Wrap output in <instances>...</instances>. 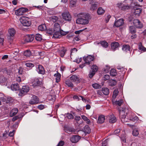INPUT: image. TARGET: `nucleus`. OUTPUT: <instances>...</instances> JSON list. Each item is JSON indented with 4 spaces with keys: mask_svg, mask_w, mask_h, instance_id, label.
Returning a JSON list of instances; mask_svg holds the SVG:
<instances>
[{
    "mask_svg": "<svg viewBox=\"0 0 146 146\" xmlns=\"http://www.w3.org/2000/svg\"><path fill=\"white\" fill-rule=\"evenodd\" d=\"M65 84L69 87L72 88L73 87V84L68 79L66 81Z\"/></svg>",
    "mask_w": 146,
    "mask_h": 146,
    "instance_id": "31",
    "label": "nucleus"
},
{
    "mask_svg": "<svg viewBox=\"0 0 146 146\" xmlns=\"http://www.w3.org/2000/svg\"><path fill=\"white\" fill-rule=\"evenodd\" d=\"M102 91L104 94L106 95H108L109 93V90L107 88H103Z\"/></svg>",
    "mask_w": 146,
    "mask_h": 146,
    "instance_id": "34",
    "label": "nucleus"
},
{
    "mask_svg": "<svg viewBox=\"0 0 146 146\" xmlns=\"http://www.w3.org/2000/svg\"><path fill=\"white\" fill-rule=\"evenodd\" d=\"M139 134L138 131L136 129H134L133 131V135L134 136H137Z\"/></svg>",
    "mask_w": 146,
    "mask_h": 146,
    "instance_id": "47",
    "label": "nucleus"
},
{
    "mask_svg": "<svg viewBox=\"0 0 146 146\" xmlns=\"http://www.w3.org/2000/svg\"><path fill=\"white\" fill-rule=\"evenodd\" d=\"M123 102L122 100H120L118 101H116L115 102H113V103L115 105H118L119 106H120L122 104Z\"/></svg>",
    "mask_w": 146,
    "mask_h": 146,
    "instance_id": "33",
    "label": "nucleus"
},
{
    "mask_svg": "<svg viewBox=\"0 0 146 146\" xmlns=\"http://www.w3.org/2000/svg\"><path fill=\"white\" fill-rule=\"evenodd\" d=\"M64 141H60L58 143L57 146H62L64 145Z\"/></svg>",
    "mask_w": 146,
    "mask_h": 146,
    "instance_id": "61",
    "label": "nucleus"
},
{
    "mask_svg": "<svg viewBox=\"0 0 146 146\" xmlns=\"http://www.w3.org/2000/svg\"><path fill=\"white\" fill-rule=\"evenodd\" d=\"M18 70V72L19 74H22L23 73V70L22 68H19Z\"/></svg>",
    "mask_w": 146,
    "mask_h": 146,
    "instance_id": "57",
    "label": "nucleus"
},
{
    "mask_svg": "<svg viewBox=\"0 0 146 146\" xmlns=\"http://www.w3.org/2000/svg\"><path fill=\"white\" fill-rule=\"evenodd\" d=\"M15 131V130H13L12 131H10L9 134L8 135L9 136H10V137H13L14 134V133Z\"/></svg>",
    "mask_w": 146,
    "mask_h": 146,
    "instance_id": "58",
    "label": "nucleus"
},
{
    "mask_svg": "<svg viewBox=\"0 0 146 146\" xmlns=\"http://www.w3.org/2000/svg\"><path fill=\"white\" fill-rule=\"evenodd\" d=\"M18 109L17 108H15L13 109L10 113V116L13 117L16 115L18 112Z\"/></svg>",
    "mask_w": 146,
    "mask_h": 146,
    "instance_id": "20",
    "label": "nucleus"
},
{
    "mask_svg": "<svg viewBox=\"0 0 146 146\" xmlns=\"http://www.w3.org/2000/svg\"><path fill=\"white\" fill-rule=\"evenodd\" d=\"M54 76L56 77L55 79L56 82H58L60 81V75L59 74H55Z\"/></svg>",
    "mask_w": 146,
    "mask_h": 146,
    "instance_id": "42",
    "label": "nucleus"
},
{
    "mask_svg": "<svg viewBox=\"0 0 146 146\" xmlns=\"http://www.w3.org/2000/svg\"><path fill=\"white\" fill-rule=\"evenodd\" d=\"M67 117L69 119H72L74 118L73 115L72 114L69 113L67 114Z\"/></svg>",
    "mask_w": 146,
    "mask_h": 146,
    "instance_id": "56",
    "label": "nucleus"
},
{
    "mask_svg": "<svg viewBox=\"0 0 146 146\" xmlns=\"http://www.w3.org/2000/svg\"><path fill=\"white\" fill-rule=\"evenodd\" d=\"M54 31H62L60 29V25L57 23L54 24Z\"/></svg>",
    "mask_w": 146,
    "mask_h": 146,
    "instance_id": "19",
    "label": "nucleus"
},
{
    "mask_svg": "<svg viewBox=\"0 0 146 146\" xmlns=\"http://www.w3.org/2000/svg\"><path fill=\"white\" fill-rule=\"evenodd\" d=\"M119 44L117 42H113L111 44V49L113 51H115L119 46Z\"/></svg>",
    "mask_w": 146,
    "mask_h": 146,
    "instance_id": "17",
    "label": "nucleus"
},
{
    "mask_svg": "<svg viewBox=\"0 0 146 146\" xmlns=\"http://www.w3.org/2000/svg\"><path fill=\"white\" fill-rule=\"evenodd\" d=\"M12 72V70L11 68L7 69L6 70L7 73L8 74L10 75Z\"/></svg>",
    "mask_w": 146,
    "mask_h": 146,
    "instance_id": "64",
    "label": "nucleus"
},
{
    "mask_svg": "<svg viewBox=\"0 0 146 146\" xmlns=\"http://www.w3.org/2000/svg\"><path fill=\"white\" fill-rule=\"evenodd\" d=\"M133 23L137 28H141L143 27V24L138 19H135L133 21Z\"/></svg>",
    "mask_w": 146,
    "mask_h": 146,
    "instance_id": "9",
    "label": "nucleus"
},
{
    "mask_svg": "<svg viewBox=\"0 0 146 146\" xmlns=\"http://www.w3.org/2000/svg\"><path fill=\"white\" fill-rule=\"evenodd\" d=\"M97 7L98 6L97 4H93L90 7V9L92 10H94L96 9Z\"/></svg>",
    "mask_w": 146,
    "mask_h": 146,
    "instance_id": "49",
    "label": "nucleus"
},
{
    "mask_svg": "<svg viewBox=\"0 0 146 146\" xmlns=\"http://www.w3.org/2000/svg\"><path fill=\"white\" fill-rule=\"evenodd\" d=\"M77 51V50L76 48H74L73 49H72L71 50V53L70 55L72 56V54L73 53H74L76 52Z\"/></svg>",
    "mask_w": 146,
    "mask_h": 146,
    "instance_id": "60",
    "label": "nucleus"
},
{
    "mask_svg": "<svg viewBox=\"0 0 146 146\" xmlns=\"http://www.w3.org/2000/svg\"><path fill=\"white\" fill-rule=\"evenodd\" d=\"M25 65L27 67H33L34 66V64L30 62H27L25 64Z\"/></svg>",
    "mask_w": 146,
    "mask_h": 146,
    "instance_id": "51",
    "label": "nucleus"
},
{
    "mask_svg": "<svg viewBox=\"0 0 146 146\" xmlns=\"http://www.w3.org/2000/svg\"><path fill=\"white\" fill-rule=\"evenodd\" d=\"M116 119L114 115H111L110 116L109 122L111 123H113L115 122Z\"/></svg>",
    "mask_w": 146,
    "mask_h": 146,
    "instance_id": "22",
    "label": "nucleus"
},
{
    "mask_svg": "<svg viewBox=\"0 0 146 146\" xmlns=\"http://www.w3.org/2000/svg\"><path fill=\"white\" fill-rule=\"evenodd\" d=\"M105 117L104 115H101L98 117V123H103L104 121Z\"/></svg>",
    "mask_w": 146,
    "mask_h": 146,
    "instance_id": "23",
    "label": "nucleus"
},
{
    "mask_svg": "<svg viewBox=\"0 0 146 146\" xmlns=\"http://www.w3.org/2000/svg\"><path fill=\"white\" fill-rule=\"evenodd\" d=\"M84 132L87 133L89 134L91 132V129L88 125H86L84 128Z\"/></svg>",
    "mask_w": 146,
    "mask_h": 146,
    "instance_id": "30",
    "label": "nucleus"
},
{
    "mask_svg": "<svg viewBox=\"0 0 146 146\" xmlns=\"http://www.w3.org/2000/svg\"><path fill=\"white\" fill-rule=\"evenodd\" d=\"M50 21L52 22H56L58 20V17L56 16H53L49 17Z\"/></svg>",
    "mask_w": 146,
    "mask_h": 146,
    "instance_id": "35",
    "label": "nucleus"
},
{
    "mask_svg": "<svg viewBox=\"0 0 146 146\" xmlns=\"http://www.w3.org/2000/svg\"><path fill=\"white\" fill-rule=\"evenodd\" d=\"M29 87L28 86H23L21 89L20 90V93L23 95H25L29 91Z\"/></svg>",
    "mask_w": 146,
    "mask_h": 146,
    "instance_id": "11",
    "label": "nucleus"
},
{
    "mask_svg": "<svg viewBox=\"0 0 146 146\" xmlns=\"http://www.w3.org/2000/svg\"><path fill=\"white\" fill-rule=\"evenodd\" d=\"M70 78L71 80L76 83H79L80 82V79L78 76L72 75L70 77Z\"/></svg>",
    "mask_w": 146,
    "mask_h": 146,
    "instance_id": "13",
    "label": "nucleus"
},
{
    "mask_svg": "<svg viewBox=\"0 0 146 146\" xmlns=\"http://www.w3.org/2000/svg\"><path fill=\"white\" fill-rule=\"evenodd\" d=\"M80 137L77 135H74L70 139V141L73 143H76L78 142L80 139Z\"/></svg>",
    "mask_w": 146,
    "mask_h": 146,
    "instance_id": "14",
    "label": "nucleus"
},
{
    "mask_svg": "<svg viewBox=\"0 0 146 146\" xmlns=\"http://www.w3.org/2000/svg\"><path fill=\"white\" fill-rule=\"evenodd\" d=\"M24 55L27 57H29L31 56V52L30 51L27 50L24 52Z\"/></svg>",
    "mask_w": 146,
    "mask_h": 146,
    "instance_id": "43",
    "label": "nucleus"
},
{
    "mask_svg": "<svg viewBox=\"0 0 146 146\" xmlns=\"http://www.w3.org/2000/svg\"><path fill=\"white\" fill-rule=\"evenodd\" d=\"M130 49V46L129 45L124 44L123 46L122 49L124 51L126 52L128 51H129Z\"/></svg>",
    "mask_w": 146,
    "mask_h": 146,
    "instance_id": "21",
    "label": "nucleus"
},
{
    "mask_svg": "<svg viewBox=\"0 0 146 146\" xmlns=\"http://www.w3.org/2000/svg\"><path fill=\"white\" fill-rule=\"evenodd\" d=\"M36 70L39 74H43L44 73V68L41 65L38 66Z\"/></svg>",
    "mask_w": 146,
    "mask_h": 146,
    "instance_id": "16",
    "label": "nucleus"
},
{
    "mask_svg": "<svg viewBox=\"0 0 146 146\" xmlns=\"http://www.w3.org/2000/svg\"><path fill=\"white\" fill-rule=\"evenodd\" d=\"M117 83L116 81L114 80H111L109 82V84L111 86H115Z\"/></svg>",
    "mask_w": 146,
    "mask_h": 146,
    "instance_id": "41",
    "label": "nucleus"
},
{
    "mask_svg": "<svg viewBox=\"0 0 146 146\" xmlns=\"http://www.w3.org/2000/svg\"><path fill=\"white\" fill-rule=\"evenodd\" d=\"M142 11L141 9L140 8H137L135 10V11L133 12L134 15L137 16H139Z\"/></svg>",
    "mask_w": 146,
    "mask_h": 146,
    "instance_id": "25",
    "label": "nucleus"
},
{
    "mask_svg": "<svg viewBox=\"0 0 146 146\" xmlns=\"http://www.w3.org/2000/svg\"><path fill=\"white\" fill-rule=\"evenodd\" d=\"M38 109L40 110H42L45 108V107L44 105H40L38 106Z\"/></svg>",
    "mask_w": 146,
    "mask_h": 146,
    "instance_id": "59",
    "label": "nucleus"
},
{
    "mask_svg": "<svg viewBox=\"0 0 146 146\" xmlns=\"http://www.w3.org/2000/svg\"><path fill=\"white\" fill-rule=\"evenodd\" d=\"M54 33L53 35V37L55 38H60L62 35H64L66 34L65 32L63 31H54Z\"/></svg>",
    "mask_w": 146,
    "mask_h": 146,
    "instance_id": "10",
    "label": "nucleus"
},
{
    "mask_svg": "<svg viewBox=\"0 0 146 146\" xmlns=\"http://www.w3.org/2000/svg\"><path fill=\"white\" fill-rule=\"evenodd\" d=\"M110 67L109 66L106 65V67L104 68V71L105 73H108L109 72L110 69Z\"/></svg>",
    "mask_w": 146,
    "mask_h": 146,
    "instance_id": "52",
    "label": "nucleus"
},
{
    "mask_svg": "<svg viewBox=\"0 0 146 146\" xmlns=\"http://www.w3.org/2000/svg\"><path fill=\"white\" fill-rule=\"evenodd\" d=\"M129 31L131 33H135L136 32L135 28L133 26H130L129 27Z\"/></svg>",
    "mask_w": 146,
    "mask_h": 146,
    "instance_id": "32",
    "label": "nucleus"
},
{
    "mask_svg": "<svg viewBox=\"0 0 146 146\" xmlns=\"http://www.w3.org/2000/svg\"><path fill=\"white\" fill-rule=\"evenodd\" d=\"M63 19L66 21H69L71 20V16L68 11L64 12L62 14Z\"/></svg>",
    "mask_w": 146,
    "mask_h": 146,
    "instance_id": "7",
    "label": "nucleus"
},
{
    "mask_svg": "<svg viewBox=\"0 0 146 146\" xmlns=\"http://www.w3.org/2000/svg\"><path fill=\"white\" fill-rule=\"evenodd\" d=\"M4 42V38L3 35H0V44L1 45H3Z\"/></svg>",
    "mask_w": 146,
    "mask_h": 146,
    "instance_id": "53",
    "label": "nucleus"
},
{
    "mask_svg": "<svg viewBox=\"0 0 146 146\" xmlns=\"http://www.w3.org/2000/svg\"><path fill=\"white\" fill-rule=\"evenodd\" d=\"M104 11L101 7L98 8V15H101L104 13Z\"/></svg>",
    "mask_w": 146,
    "mask_h": 146,
    "instance_id": "44",
    "label": "nucleus"
},
{
    "mask_svg": "<svg viewBox=\"0 0 146 146\" xmlns=\"http://www.w3.org/2000/svg\"><path fill=\"white\" fill-rule=\"evenodd\" d=\"M12 52L15 56H16L19 55V50L18 48H16L13 50Z\"/></svg>",
    "mask_w": 146,
    "mask_h": 146,
    "instance_id": "48",
    "label": "nucleus"
},
{
    "mask_svg": "<svg viewBox=\"0 0 146 146\" xmlns=\"http://www.w3.org/2000/svg\"><path fill=\"white\" fill-rule=\"evenodd\" d=\"M35 38L37 41H40L42 40V36L40 34H37L35 35Z\"/></svg>",
    "mask_w": 146,
    "mask_h": 146,
    "instance_id": "36",
    "label": "nucleus"
},
{
    "mask_svg": "<svg viewBox=\"0 0 146 146\" xmlns=\"http://www.w3.org/2000/svg\"><path fill=\"white\" fill-rule=\"evenodd\" d=\"M124 24V20L123 19H120L117 20H115L114 24L113 26L119 27L122 26Z\"/></svg>",
    "mask_w": 146,
    "mask_h": 146,
    "instance_id": "8",
    "label": "nucleus"
},
{
    "mask_svg": "<svg viewBox=\"0 0 146 146\" xmlns=\"http://www.w3.org/2000/svg\"><path fill=\"white\" fill-rule=\"evenodd\" d=\"M110 75L112 76H115L117 74L116 70L114 69H112L110 71Z\"/></svg>",
    "mask_w": 146,
    "mask_h": 146,
    "instance_id": "38",
    "label": "nucleus"
},
{
    "mask_svg": "<svg viewBox=\"0 0 146 146\" xmlns=\"http://www.w3.org/2000/svg\"><path fill=\"white\" fill-rule=\"evenodd\" d=\"M21 23L25 26L29 27L30 26L31 23L29 19L27 17H23L20 19Z\"/></svg>",
    "mask_w": 146,
    "mask_h": 146,
    "instance_id": "3",
    "label": "nucleus"
},
{
    "mask_svg": "<svg viewBox=\"0 0 146 146\" xmlns=\"http://www.w3.org/2000/svg\"><path fill=\"white\" fill-rule=\"evenodd\" d=\"M83 58L85 62V63L80 65V67L82 68L85 65V64H90V62L94 60V57L92 56L88 55L86 57H84Z\"/></svg>",
    "mask_w": 146,
    "mask_h": 146,
    "instance_id": "2",
    "label": "nucleus"
},
{
    "mask_svg": "<svg viewBox=\"0 0 146 146\" xmlns=\"http://www.w3.org/2000/svg\"><path fill=\"white\" fill-rule=\"evenodd\" d=\"M90 16L89 15H84L82 18H78L76 21L77 24L82 25H86L89 23V20L90 19Z\"/></svg>",
    "mask_w": 146,
    "mask_h": 146,
    "instance_id": "1",
    "label": "nucleus"
},
{
    "mask_svg": "<svg viewBox=\"0 0 146 146\" xmlns=\"http://www.w3.org/2000/svg\"><path fill=\"white\" fill-rule=\"evenodd\" d=\"M129 119L135 122L138 120V118L137 116H135L134 117L130 118Z\"/></svg>",
    "mask_w": 146,
    "mask_h": 146,
    "instance_id": "50",
    "label": "nucleus"
},
{
    "mask_svg": "<svg viewBox=\"0 0 146 146\" xmlns=\"http://www.w3.org/2000/svg\"><path fill=\"white\" fill-rule=\"evenodd\" d=\"M98 44H100L103 47L106 48L108 46V43L105 41H101Z\"/></svg>",
    "mask_w": 146,
    "mask_h": 146,
    "instance_id": "28",
    "label": "nucleus"
},
{
    "mask_svg": "<svg viewBox=\"0 0 146 146\" xmlns=\"http://www.w3.org/2000/svg\"><path fill=\"white\" fill-rule=\"evenodd\" d=\"M95 72H92V71H90L89 74L90 78H92L95 74Z\"/></svg>",
    "mask_w": 146,
    "mask_h": 146,
    "instance_id": "55",
    "label": "nucleus"
},
{
    "mask_svg": "<svg viewBox=\"0 0 146 146\" xmlns=\"http://www.w3.org/2000/svg\"><path fill=\"white\" fill-rule=\"evenodd\" d=\"M104 78L105 81L108 80L110 78V76L108 74L105 75L104 76Z\"/></svg>",
    "mask_w": 146,
    "mask_h": 146,
    "instance_id": "63",
    "label": "nucleus"
},
{
    "mask_svg": "<svg viewBox=\"0 0 146 146\" xmlns=\"http://www.w3.org/2000/svg\"><path fill=\"white\" fill-rule=\"evenodd\" d=\"M127 110V109L125 108H121L119 109V115L120 117L122 119H121L122 121H125L124 119H125L126 117L125 113Z\"/></svg>",
    "mask_w": 146,
    "mask_h": 146,
    "instance_id": "5",
    "label": "nucleus"
},
{
    "mask_svg": "<svg viewBox=\"0 0 146 146\" xmlns=\"http://www.w3.org/2000/svg\"><path fill=\"white\" fill-rule=\"evenodd\" d=\"M30 96L31 99L29 102L30 104L33 105L38 103L39 100L38 97L33 94H31Z\"/></svg>",
    "mask_w": 146,
    "mask_h": 146,
    "instance_id": "4",
    "label": "nucleus"
},
{
    "mask_svg": "<svg viewBox=\"0 0 146 146\" xmlns=\"http://www.w3.org/2000/svg\"><path fill=\"white\" fill-rule=\"evenodd\" d=\"M66 49L64 48H62L60 50H59V53L61 57H62L66 52Z\"/></svg>",
    "mask_w": 146,
    "mask_h": 146,
    "instance_id": "24",
    "label": "nucleus"
},
{
    "mask_svg": "<svg viewBox=\"0 0 146 146\" xmlns=\"http://www.w3.org/2000/svg\"><path fill=\"white\" fill-rule=\"evenodd\" d=\"M92 87L95 89H99L101 88V86L97 83L92 84Z\"/></svg>",
    "mask_w": 146,
    "mask_h": 146,
    "instance_id": "45",
    "label": "nucleus"
},
{
    "mask_svg": "<svg viewBox=\"0 0 146 146\" xmlns=\"http://www.w3.org/2000/svg\"><path fill=\"white\" fill-rule=\"evenodd\" d=\"M12 100V98L11 97H9L6 98V103H8Z\"/></svg>",
    "mask_w": 146,
    "mask_h": 146,
    "instance_id": "62",
    "label": "nucleus"
},
{
    "mask_svg": "<svg viewBox=\"0 0 146 146\" xmlns=\"http://www.w3.org/2000/svg\"><path fill=\"white\" fill-rule=\"evenodd\" d=\"M8 32L11 36H13L15 33V31L14 29L11 28L8 30Z\"/></svg>",
    "mask_w": 146,
    "mask_h": 146,
    "instance_id": "26",
    "label": "nucleus"
},
{
    "mask_svg": "<svg viewBox=\"0 0 146 146\" xmlns=\"http://www.w3.org/2000/svg\"><path fill=\"white\" fill-rule=\"evenodd\" d=\"M31 82L34 87L39 86L40 84V82L38 79L37 78H33L31 79Z\"/></svg>",
    "mask_w": 146,
    "mask_h": 146,
    "instance_id": "12",
    "label": "nucleus"
},
{
    "mask_svg": "<svg viewBox=\"0 0 146 146\" xmlns=\"http://www.w3.org/2000/svg\"><path fill=\"white\" fill-rule=\"evenodd\" d=\"M11 89L13 91H17L19 89V86L17 84H12L11 86Z\"/></svg>",
    "mask_w": 146,
    "mask_h": 146,
    "instance_id": "18",
    "label": "nucleus"
},
{
    "mask_svg": "<svg viewBox=\"0 0 146 146\" xmlns=\"http://www.w3.org/2000/svg\"><path fill=\"white\" fill-rule=\"evenodd\" d=\"M28 11V9L27 8L21 7L16 10L15 11V13L16 15L20 16Z\"/></svg>",
    "mask_w": 146,
    "mask_h": 146,
    "instance_id": "6",
    "label": "nucleus"
},
{
    "mask_svg": "<svg viewBox=\"0 0 146 146\" xmlns=\"http://www.w3.org/2000/svg\"><path fill=\"white\" fill-rule=\"evenodd\" d=\"M76 4V0H70V6L72 7L75 6Z\"/></svg>",
    "mask_w": 146,
    "mask_h": 146,
    "instance_id": "39",
    "label": "nucleus"
},
{
    "mask_svg": "<svg viewBox=\"0 0 146 146\" xmlns=\"http://www.w3.org/2000/svg\"><path fill=\"white\" fill-rule=\"evenodd\" d=\"M138 46L139 49V50L144 52L146 51V48L142 45L141 42L139 43Z\"/></svg>",
    "mask_w": 146,
    "mask_h": 146,
    "instance_id": "37",
    "label": "nucleus"
},
{
    "mask_svg": "<svg viewBox=\"0 0 146 146\" xmlns=\"http://www.w3.org/2000/svg\"><path fill=\"white\" fill-rule=\"evenodd\" d=\"M118 89H115L114 91L113 92V99H115L116 96L117 95L118 93Z\"/></svg>",
    "mask_w": 146,
    "mask_h": 146,
    "instance_id": "40",
    "label": "nucleus"
},
{
    "mask_svg": "<svg viewBox=\"0 0 146 146\" xmlns=\"http://www.w3.org/2000/svg\"><path fill=\"white\" fill-rule=\"evenodd\" d=\"M91 69L92 71L95 73L98 70V68L96 66L93 65L91 67Z\"/></svg>",
    "mask_w": 146,
    "mask_h": 146,
    "instance_id": "46",
    "label": "nucleus"
},
{
    "mask_svg": "<svg viewBox=\"0 0 146 146\" xmlns=\"http://www.w3.org/2000/svg\"><path fill=\"white\" fill-rule=\"evenodd\" d=\"M34 36L33 35H27L25 36V40L27 42H31L33 40Z\"/></svg>",
    "mask_w": 146,
    "mask_h": 146,
    "instance_id": "15",
    "label": "nucleus"
},
{
    "mask_svg": "<svg viewBox=\"0 0 146 146\" xmlns=\"http://www.w3.org/2000/svg\"><path fill=\"white\" fill-rule=\"evenodd\" d=\"M38 29L40 31H44L46 29V27L45 24H42L38 27Z\"/></svg>",
    "mask_w": 146,
    "mask_h": 146,
    "instance_id": "29",
    "label": "nucleus"
},
{
    "mask_svg": "<svg viewBox=\"0 0 146 146\" xmlns=\"http://www.w3.org/2000/svg\"><path fill=\"white\" fill-rule=\"evenodd\" d=\"M7 80V78L3 76H0V83L3 84L6 82Z\"/></svg>",
    "mask_w": 146,
    "mask_h": 146,
    "instance_id": "27",
    "label": "nucleus"
},
{
    "mask_svg": "<svg viewBox=\"0 0 146 146\" xmlns=\"http://www.w3.org/2000/svg\"><path fill=\"white\" fill-rule=\"evenodd\" d=\"M129 6L128 5H124L122 7L121 9L123 10H125L129 9Z\"/></svg>",
    "mask_w": 146,
    "mask_h": 146,
    "instance_id": "54",
    "label": "nucleus"
}]
</instances>
